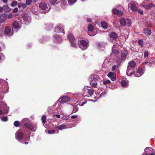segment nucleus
I'll return each instance as SVG.
<instances>
[{"instance_id": "f257e3e1", "label": "nucleus", "mask_w": 155, "mask_h": 155, "mask_svg": "<svg viewBox=\"0 0 155 155\" xmlns=\"http://www.w3.org/2000/svg\"><path fill=\"white\" fill-rule=\"evenodd\" d=\"M98 75L96 74L91 75L89 78L90 81V84L91 86L94 88L97 87Z\"/></svg>"}, {"instance_id": "f03ea898", "label": "nucleus", "mask_w": 155, "mask_h": 155, "mask_svg": "<svg viewBox=\"0 0 155 155\" xmlns=\"http://www.w3.org/2000/svg\"><path fill=\"white\" fill-rule=\"evenodd\" d=\"M119 22L120 25L122 26H130L131 24V21L130 19L127 18H121L119 19Z\"/></svg>"}, {"instance_id": "7ed1b4c3", "label": "nucleus", "mask_w": 155, "mask_h": 155, "mask_svg": "<svg viewBox=\"0 0 155 155\" xmlns=\"http://www.w3.org/2000/svg\"><path fill=\"white\" fill-rule=\"evenodd\" d=\"M94 90L91 88H84L83 90V95L84 97H89L92 95L94 93Z\"/></svg>"}, {"instance_id": "20e7f679", "label": "nucleus", "mask_w": 155, "mask_h": 155, "mask_svg": "<svg viewBox=\"0 0 155 155\" xmlns=\"http://www.w3.org/2000/svg\"><path fill=\"white\" fill-rule=\"evenodd\" d=\"M24 136V134L19 130H18L15 133V138L20 143H23V142H22V140L23 139Z\"/></svg>"}, {"instance_id": "39448f33", "label": "nucleus", "mask_w": 155, "mask_h": 155, "mask_svg": "<svg viewBox=\"0 0 155 155\" xmlns=\"http://www.w3.org/2000/svg\"><path fill=\"white\" fill-rule=\"evenodd\" d=\"M39 7L42 10H44V11H43L44 13L48 12L50 8V7L48 8L47 7V4L44 2L40 3L39 5Z\"/></svg>"}, {"instance_id": "423d86ee", "label": "nucleus", "mask_w": 155, "mask_h": 155, "mask_svg": "<svg viewBox=\"0 0 155 155\" xmlns=\"http://www.w3.org/2000/svg\"><path fill=\"white\" fill-rule=\"evenodd\" d=\"M78 45L82 50H84L87 48V43L85 40H80Z\"/></svg>"}, {"instance_id": "0eeeda50", "label": "nucleus", "mask_w": 155, "mask_h": 155, "mask_svg": "<svg viewBox=\"0 0 155 155\" xmlns=\"http://www.w3.org/2000/svg\"><path fill=\"white\" fill-rule=\"evenodd\" d=\"M88 29V34L90 36H93L96 34V33L94 31V27L91 24L89 25Z\"/></svg>"}, {"instance_id": "6e6552de", "label": "nucleus", "mask_w": 155, "mask_h": 155, "mask_svg": "<svg viewBox=\"0 0 155 155\" xmlns=\"http://www.w3.org/2000/svg\"><path fill=\"white\" fill-rule=\"evenodd\" d=\"M71 98L68 96H64L60 98L59 100V101L60 103H63L70 101Z\"/></svg>"}, {"instance_id": "1a4fd4ad", "label": "nucleus", "mask_w": 155, "mask_h": 155, "mask_svg": "<svg viewBox=\"0 0 155 155\" xmlns=\"http://www.w3.org/2000/svg\"><path fill=\"white\" fill-rule=\"evenodd\" d=\"M4 33L7 36H11L12 35L11 29L9 26H7L5 27L4 30Z\"/></svg>"}, {"instance_id": "9d476101", "label": "nucleus", "mask_w": 155, "mask_h": 155, "mask_svg": "<svg viewBox=\"0 0 155 155\" xmlns=\"http://www.w3.org/2000/svg\"><path fill=\"white\" fill-rule=\"evenodd\" d=\"M136 62L133 61H132L128 63V65L127 66L128 71L130 70L131 68H135L136 65Z\"/></svg>"}, {"instance_id": "9b49d317", "label": "nucleus", "mask_w": 155, "mask_h": 155, "mask_svg": "<svg viewBox=\"0 0 155 155\" xmlns=\"http://www.w3.org/2000/svg\"><path fill=\"white\" fill-rule=\"evenodd\" d=\"M109 37L112 41L116 40L118 38L117 34L114 32H111L109 35Z\"/></svg>"}, {"instance_id": "f8f14e48", "label": "nucleus", "mask_w": 155, "mask_h": 155, "mask_svg": "<svg viewBox=\"0 0 155 155\" xmlns=\"http://www.w3.org/2000/svg\"><path fill=\"white\" fill-rule=\"evenodd\" d=\"M107 76L113 81H114L116 79V74L115 73L113 72H109L107 74Z\"/></svg>"}, {"instance_id": "ddd939ff", "label": "nucleus", "mask_w": 155, "mask_h": 155, "mask_svg": "<svg viewBox=\"0 0 155 155\" xmlns=\"http://www.w3.org/2000/svg\"><path fill=\"white\" fill-rule=\"evenodd\" d=\"M12 26L15 29L20 28V24L19 22L16 20L14 21L12 23Z\"/></svg>"}, {"instance_id": "4468645a", "label": "nucleus", "mask_w": 155, "mask_h": 155, "mask_svg": "<svg viewBox=\"0 0 155 155\" xmlns=\"http://www.w3.org/2000/svg\"><path fill=\"white\" fill-rule=\"evenodd\" d=\"M127 54V51L124 50L121 51V59L122 61H124L126 59V56Z\"/></svg>"}, {"instance_id": "2eb2a0df", "label": "nucleus", "mask_w": 155, "mask_h": 155, "mask_svg": "<svg viewBox=\"0 0 155 155\" xmlns=\"http://www.w3.org/2000/svg\"><path fill=\"white\" fill-rule=\"evenodd\" d=\"M7 15L5 14H2L0 15V23H2L6 20Z\"/></svg>"}, {"instance_id": "dca6fc26", "label": "nucleus", "mask_w": 155, "mask_h": 155, "mask_svg": "<svg viewBox=\"0 0 155 155\" xmlns=\"http://www.w3.org/2000/svg\"><path fill=\"white\" fill-rule=\"evenodd\" d=\"M67 38L70 42H74L75 38L73 34H68L67 36Z\"/></svg>"}, {"instance_id": "f3484780", "label": "nucleus", "mask_w": 155, "mask_h": 155, "mask_svg": "<svg viewBox=\"0 0 155 155\" xmlns=\"http://www.w3.org/2000/svg\"><path fill=\"white\" fill-rule=\"evenodd\" d=\"M25 127L30 130L31 131H35L34 127L30 124L28 123H25L24 124Z\"/></svg>"}, {"instance_id": "a211bd4d", "label": "nucleus", "mask_w": 155, "mask_h": 155, "mask_svg": "<svg viewBox=\"0 0 155 155\" xmlns=\"http://www.w3.org/2000/svg\"><path fill=\"white\" fill-rule=\"evenodd\" d=\"M54 31L57 33L63 32V34H64V31L63 28L59 26H57L55 28Z\"/></svg>"}, {"instance_id": "6ab92c4d", "label": "nucleus", "mask_w": 155, "mask_h": 155, "mask_svg": "<svg viewBox=\"0 0 155 155\" xmlns=\"http://www.w3.org/2000/svg\"><path fill=\"white\" fill-rule=\"evenodd\" d=\"M128 8L130 7L131 9L134 11H136L137 10V6L134 4H132L130 3L128 4Z\"/></svg>"}, {"instance_id": "aec40b11", "label": "nucleus", "mask_w": 155, "mask_h": 155, "mask_svg": "<svg viewBox=\"0 0 155 155\" xmlns=\"http://www.w3.org/2000/svg\"><path fill=\"white\" fill-rule=\"evenodd\" d=\"M143 70L141 68H138L137 71V74L135 75V77H139L143 74Z\"/></svg>"}, {"instance_id": "412c9836", "label": "nucleus", "mask_w": 155, "mask_h": 155, "mask_svg": "<svg viewBox=\"0 0 155 155\" xmlns=\"http://www.w3.org/2000/svg\"><path fill=\"white\" fill-rule=\"evenodd\" d=\"M54 39L57 43L60 42L62 41L61 38L58 35H56L54 36Z\"/></svg>"}, {"instance_id": "4be33fe9", "label": "nucleus", "mask_w": 155, "mask_h": 155, "mask_svg": "<svg viewBox=\"0 0 155 155\" xmlns=\"http://www.w3.org/2000/svg\"><path fill=\"white\" fill-rule=\"evenodd\" d=\"M144 33L147 35H150L151 34V30L148 28H145L143 29Z\"/></svg>"}, {"instance_id": "5701e85b", "label": "nucleus", "mask_w": 155, "mask_h": 155, "mask_svg": "<svg viewBox=\"0 0 155 155\" xmlns=\"http://www.w3.org/2000/svg\"><path fill=\"white\" fill-rule=\"evenodd\" d=\"M56 128L58 130H61L63 129L67 128V127L65 125H61L57 126Z\"/></svg>"}, {"instance_id": "b1692460", "label": "nucleus", "mask_w": 155, "mask_h": 155, "mask_svg": "<svg viewBox=\"0 0 155 155\" xmlns=\"http://www.w3.org/2000/svg\"><path fill=\"white\" fill-rule=\"evenodd\" d=\"M101 26L104 28L106 29L108 28V25L105 21H102L101 23Z\"/></svg>"}, {"instance_id": "393cba45", "label": "nucleus", "mask_w": 155, "mask_h": 155, "mask_svg": "<svg viewBox=\"0 0 155 155\" xmlns=\"http://www.w3.org/2000/svg\"><path fill=\"white\" fill-rule=\"evenodd\" d=\"M4 10L5 12H9L10 10V8L8 5L4 6Z\"/></svg>"}, {"instance_id": "a878e982", "label": "nucleus", "mask_w": 155, "mask_h": 155, "mask_svg": "<svg viewBox=\"0 0 155 155\" xmlns=\"http://www.w3.org/2000/svg\"><path fill=\"white\" fill-rule=\"evenodd\" d=\"M78 110V108L77 106H75L73 107V110L72 112V113H75L77 112Z\"/></svg>"}, {"instance_id": "bb28decb", "label": "nucleus", "mask_w": 155, "mask_h": 155, "mask_svg": "<svg viewBox=\"0 0 155 155\" xmlns=\"http://www.w3.org/2000/svg\"><path fill=\"white\" fill-rule=\"evenodd\" d=\"M112 53L114 54V55L115 56L116 55H117L119 53V51H118L116 49H112Z\"/></svg>"}, {"instance_id": "cd10ccee", "label": "nucleus", "mask_w": 155, "mask_h": 155, "mask_svg": "<svg viewBox=\"0 0 155 155\" xmlns=\"http://www.w3.org/2000/svg\"><path fill=\"white\" fill-rule=\"evenodd\" d=\"M77 0H68V4L69 5H72L75 3Z\"/></svg>"}, {"instance_id": "c85d7f7f", "label": "nucleus", "mask_w": 155, "mask_h": 155, "mask_svg": "<svg viewBox=\"0 0 155 155\" xmlns=\"http://www.w3.org/2000/svg\"><path fill=\"white\" fill-rule=\"evenodd\" d=\"M112 12L114 15H117V12H118V10L116 8L113 9H112Z\"/></svg>"}, {"instance_id": "c756f323", "label": "nucleus", "mask_w": 155, "mask_h": 155, "mask_svg": "<svg viewBox=\"0 0 155 155\" xmlns=\"http://www.w3.org/2000/svg\"><path fill=\"white\" fill-rule=\"evenodd\" d=\"M138 44L141 46V47H143V40L140 39L138 41Z\"/></svg>"}, {"instance_id": "7c9ffc66", "label": "nucleus", "mask_w": 155, "mask_h": 155, "mask_svg": "<svg viewBox=\"0 0 155 155\" xmlns=\"http://www.w3.org/2000/svg\"><path fill=\"white\" fill-rule=\"evenodd\" d=\"M148 55V52L147 50H145L144 51V57L145 58H147Z\"/></svg>"}, {"instance_id": "2f4dec72", "label": "nucleus", "mask_w": 155, "mask_h": 155, "mask_svg": "<svg viewBox=\"0 0 155 155\" xmlns=\"http://www.w3.org/2000/svg\"><path fill=\"white\" fill-rule=\"evenodd\" d=\"M46 116L45 115H44L41 117V121L43 124L46 123Z\"/></svg>"}, {"instance_id": "473e14b6", "label": "nucleus", "mask_w": 155, "mask_h": 155, "mask_svg": "<svg viewBox=\"0 0 155 155\" xmlns=\"http://www.w3.org/2000/svg\"><path fill=\"white\" fill-rule=\"evenodd\" d=\"M149 63L150 64H155V58L151 59L149 62Z\"/></svg>"}, {"instance_id": "72a5a7b5", "label": "nucleus", "mask_w": 155, "mask_h": 155, "mask_svg": "<svg viewBox=\"0 0 155 155\" xmlns=\"http://www.w3.org/2000/svg\"><path fill=\"white\" fill-rule=\"evenodd\" d=\"M128 71H128V69L127 71V74L128 76H131L132 74H134L135 73V71H133L131 72L129 74H128Z\"/></svg>"}, {"instance_id": "f704fd0d", "label": "nucleus", "mask_w": 155, "mask_h": 155, "mask_svg": "<svg viewBox=\"0 0 155 155\" xmlns=\"http://www.w3.org/2000/svg\"><path fill=\"white\" fill-rule=\"evenodd\" d=\"M14 125L16 127H17L19 126L20 123L18 121H15L14 122Z\"/></svg>"}, {"instance_id": "c9c22d12", "label": "nucleus", "mask_w": 155, "mask_h": 155, "mask_svg": "<svg viewBox=\"0 0 155 155\" xmlns=\"http://www.w3.org/2000/svg\"><path fill=\"white\" fill-rule=\"evenodd\" d=\"M121 84L123 87H125L127 85V82L123 80L121 82Z\"/></svg>"}, {"instance_id": "e433bc0d", "label": "nucleus", "mask_w": 155, "mask_h": 155, "mask_svg": "<svg viewBox=\"0 0 155 155\" xmlns=\"http://www.w3.org/2000/svg\"><path fill=\"white\" fill-rule=\"evenodd\" d=\"M17 4V2L16 1H13L11 3V5L12 6H15Z\"/></svg>"}, {"instance_id": "4c0bfd02", "label": "nucleus", "mask_w": 155, "mask_h": 155, "mask_svg": "<svg viewBox=\"0 0 155 155\" xmlns=\"http://www.w3.org/2000/svg\"><path fill=\"white\" fill-rule=\"evenodd\" d=\"M123 14V12L122 11L119 10H118V12H117V15L119 16H122Z\"/></svg>"}, {"instance_id": "58836bf2", "label": "nucleus", "mask_w": 155, "mask_h": 155, "mask_svg": "<svg viewBox=\"0 0 155 155\" xmlns=\"http://www.w3.org/2000/svg\"><path fill=\"white\" fill-rule=\"evenodd\" d=\"M152 3H150L149 5H147L146 6V8L147 9H149L152 8Z\"/></svg>"}, {"instance_id": "ea45409f", "label": "nucleus", "mask_w": 155, "mask_h": 155, "mask_svg": "<svg viewBox=\"0 0 155 155\" xmlns=\"http://www.w3.org/2000/svg\"><path fill=\"white\" fill-rule=\"evenodd\" d=\"M71 45L72 47L74 48H77V46L76 44L74 43V42H71Z\"/></svg>"}, {"instance_id": "a19ab883", "label": "nucleus", "mask_w": 155, "mask_h": 155, "mask_svg": "<svg viewBox=\"0 0 155 155\" xmlns=\"http://www.w3.org/2000/svg\"><path fill=\"white\" fill-rule=\"evenodd\" d=\"M32 2V0H26V3L28 5H30Z\"/></svg>"}, {"instance_id": "79ce46f5", "label": "nucleus", "mask_w": 155, "mask_h": 155, "mask_svg": "<svg viewBox=\"0 0 155 155\" xmlns=\"http://www.w3.org/2000/svg\"><path fill=\"white\" fill-rule=\"evenodd\" d=\"M57 1V0H50V2L51 4L54 5Z\"/></svg>"}, {"instance_id": "37998d69", "label": "nucleus", "mask_w": 155, "mask_h": 155, "mask_svg": "<svg viewBox=\"0 0 155 155\" xmlns=\"http://www.w3.org/2000/svg\"><path fill=\"white\" fill-rule=\"evenodd\" d=\"M8 117H2V120L4 121H6L8 120Z\"/></svg>"}, {"instance_id": "c03bdc74", "label": "nucleus", "mask_w": 155, "mask_h": 155, "mask_svg": "<svg viewBox=\"0 0 155 155\" xmlns=\"http://www.w3.org/2000/svg\"><path fill=\"white\" fill-rule=\"evenodd\" d=\"M55 132V130H48V132L49 134H53Z\"/></svg>"}, {"instance_id": "a18cd8bd", "label": "nucleus", "mask_w": 155, "mask_h": 155, "mask_svg": "<svg viewBox=\"0 0 155 155\" xmlns=\"http://www.w3.org/2000/svg\"><path fill=\"white\" fill-rule=\"evenodd\" d=\"M110 81L109 80H107L105 81H104L103 83L104 84H109L110 83Z\"/></svg>"}, {"instance_id": "49530a36", "label": "nucleus", "mask_w": 155, "mask_h": 155, "mask_svg": "<svg viewBox=\"0 0 155 155\" xmlns=\"http://www.w3.org/2000/svg\"><path fill=\"white\" fill-rule=\"evenodd\" d=\"M107 92H104L102 93L100 96V97H104L106 94Z\"/></svg>"}, {"instance_id": "de8ad7c7", "label": "nucleus", "mask_w": 155, "mask_h": 155, "mask_svg": "<svg viewBox=\"0 0 155 155\" xmlns=\"http://www.w3.org/2000/svg\"><path fill=\"white\" fill-rule=\"evenodd\" d=\"M18 11V9L17 8H15L13 11L12 12L14 13H16Z\"/></svg>"}, {"instance_id": "09e8293b", "label": "nucleus", "mask_w": 155, "mask_h": 155, "mask_svg": "<svg viewBox=\"0 0 155 155\" xmlns=\"http://www.w3.org/2000/svg\"><path fill=\"white\" fill-rule=\"evenodd\" d=\"M138 12L140 13V14L141 15H142L143 14V11L140 10V9H139V10H137Z\"/></svg>"}, {"instance_id": "8fccbe9b", "label": "nucleus", "mask_w": 155, "mask_h": 155, "mask_svg": "<svg viewBox=\"0 0 155 155\" xmlns=\"http://www.w3.org/2000/svg\"><path fill=\"white\" fill-rule=\"evenodd\" d=\"M12 13L9 14L8 15V19H10L12 18Z\"/></svg>"}, {"instance_id": "3c124183", "label": "nucleus", "mask_w": 155, "mask_h": 155, "mask_svg": "<svg viewBox=\"0 0 155 155\" xmlns=\"http://www.w3.org/2000/svg\"><path fill=\"white\" fill-rule=\"evenodd\" d=\"M27 5L26 4V3H23L22 4V8H25L26 7Z\"/></svg>"}, {"instance_id": "603ef678", "label": "nucleus", "mask_w": 155, "mask_h": 155, "mask_svg": "<svg viewBox=\"0 0 155 155\" xmlns=\"http://www.w3.org/2000/svg\"><path fill=\"white\" fill-rule=\"evenodd\" d=\"M117 66L116 65H114L112 67V71H114L116 68Z\"/></svg>"}, {"instance_id": "864d4df0", "label": "nucleus", "mask_w": 155, "mask_h": 155, "mask_svg": "<svg viewBox=\"0 0 155 155\" xmlns=\"http://www.w3.org/2000/svg\"><path fill=\"white\" fill-rule=\"evenodd\" d=\"M1 105H3V106H6V104L4 102H2L1 103L0 106V108L1 107Z\"/></svg>"}, {"instance_id": "5fc2aeb1", "label": "nucleus", "mask_w": 155, "mask_h": 155, "mask_svg": "<svg viewBox=\"0 0 155 155\" xmlns=\"http://www.w3.org/2000/svg\"><path fill=\"white\" fill-rule=\"evenodd\" d=\"M77 115H73L71 116V118L72 119H74L77 118Z\"/></svg>"}, {"instance_id": "6e6d98bb", "label": "nucleus", "mask_w": 155, "mask_h": 155, "mask_svg": "<svg viewBox=\"0 0 155 155\" xmlns=\"http://www.w3.org/2000/svg\"><path fill=\"white\" fill-rule=\"evenodd\" d=\"M21 7H22V4L21 3H18V7L19 8H21Z\"/></svg>"}, {"instance_id": "4d7b16f0", "label": "nucleus", "mask_w": 155, "mask_h": 155, "mask_svg": "<svg viewBox=\"0 0 155 155\" xmlns=\"http://www.w3.org/2000/svg\"><path fill=\"white\" fill-rule=\"evenodd\" d=\"M4 9V8L0 7V12H2Z\"/></svg>"}, {"instance_id": "13d9d810", "label": "nucleus", "mask_w": 155, "mask_h": 155, "mask_svg": "<svg viewBox=\"0 0 155 155\" xmlns=\"http://www.w3.org/2000/svg\"><path fill=\"white\" fill-rule=\"evenodd\" d=\"M86 103V102H82L81 104H80V106H83L84 105V104H85V103Z\"/></svg>"}, {"instance_id": "bf43d9fd", "label": "nucleus", "mask_w": 155, "mask_h": 155, "mask_svg": "<svg viewBox=\"0 0 155 155\" xmlns=\"http://www.w3.org/2000/svg\"><path fill=\"white\" fill-rule=\"evenodd\" d=\"M4 114L3 111L1 110H0V115H1L3 114Z\"/></svg>"}, {"instance_id": "052dcab7", "label": "nucleus", "mask_w": 155, "mask_h": 155, "mask_svg": "<svg viewBox=\"0 0 155 155\" xmlns=\"http://www.w3.org/2000/svg\"><path fill=\"white\" fill-rule=\"evenodd\" d=\"M56 117L58 118H59L60 117V115L59 114H56L55 115Z\"/></svg>"}, {"instance_id": "680f3d73", "label": "nucleus", "mask_w": 155, "mask_h": 155, "mask_svg": "<svg viewBox=\"0 0 155 155\" xmlns=\"http://www.w3.org/2000/svg\"><path fill=\"white\" fill-rule=\"evenodd\" d=\"M3 2L4 3H6L8 2V0H2Z\"/></svg>"}, {"instance_id": "e2e57ef3", "label": "nucleus", "mask_w": 155, "mask_h": 155, "mask_svg": "<svg viewBox=\"0 0 155 155\" xmlns=\"http://www.w3.org/2000/svg\"><path fill=\"white\" fill-rule=\"evenodd\" d=\"M91 18H88L87 19V21L88 22H91Z\"/></svg>"}, {"instance_id": "0e129e2a", "label": "nucleus", "mask_w": 155, "mask_h": 155, "mask_svg": "<svg viewBox=\"0 0 155 155\" xmlns=\"http://www.w3.org/2000/svg\"><path fill=\"white\" fill-rule=\"evenodd\" d=\"M30 138V136H29L27 138L26 140H28V141H29Z\"/></svg>"}, {"instance_id": "69168bd1", "label": "nucleus", "mask_w": 155, "mask_h": 155, "mask_svg": "<svg viewBox=\"0 0 155 155\" xmlns=\"http://www.w3.org/2000/svg\"><path fill=\"white\" fill-rule=\"evenodd\" d=\"M48 26H49V28H50V26L51 27V28H52V25H48ZM47 26H48V25H47Z\"/></svg>"}, {"instance_id": "338daca9", "label": "nucleus", "mask_w": 155, "mask_h": 155, "mask_svg": "<svg viewBox=\"0 0 155 155\" xmlns=\"http://www.w3.org/2000/svg\"><path fill=\"white\" fill-rule=\"evenodd\" d=\"M25 144H26H26H28V142H25Z\"/></svg>"}, {"instance_id": "774afa93", "label": "nucleus", "mask_w": 155, "mask_h": 155, "mask_svg": "<svg viewBox=\"0 0 155 155\" xmlns=\"http://www.w3.org/2000/svg\"><path fill=\"white\" fill-rule=\"evenodd\" d=\"M150 155H155V154L153 153H151L150 154Z\"/></svg>"}]
</instances>
